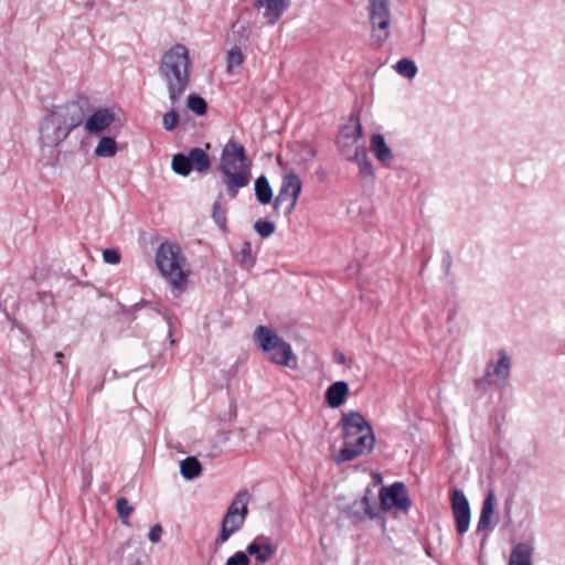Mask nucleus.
I'll return each instance as SVG.
<instances>
[{
	"mask_svg": "<svg viewBox=\"0 0 565 565\" xmlns=\"http://www.w3.org/2000/svg\"><path fill=\"white\" fill-rule=\"evenodd\" d=\"M192 63L188 49L175 44L167 51L159 64V75L166 84L170 103L177 105L189 87Z\"/></svg>",
	"mask_w": 565,
	"mask_h": 565,
	"instance_id": "1",
	"label": "nucleus"
},
{
	"mask_svg": "<svg viewBox=\"0 0 565 565\" xmlns=\"http://www.w3.org/2000/svg\"><path fill=\"white\" fill-rule=\"evenodd\" d=\"M218 171L221 182L230 199H235L241 189L252 180L250 162L243 145L230 139L222 149Z\"/></svg>",
	"mask_w": 565,
	"mask_h": 565,
	"instance_id": "2",
	"label": "nucleus"
},
{
	"mask_svg": "<svg viewBox=\"0 0 565 565\" xmlns=\"http://www.w3.org/2000/svg\"><path fill=\"white\" fill-rule=\"evenodd\" d=\"M343 447L333 456L337 463L352 461L371 452L374 447V435L366 419L358 412L342 416Z\"/></svg>",
	"mask_w": 565,
	"mask_h": 565,
	"instance_id": "3",
	"label": "nucleus"
},
{
	"mask_svg": "<svg viewBox=\"0 0 565 565\" xmlns=\"http://www.w3.org/2000/svg\"><path fill=\"white\" fill-rule=\"evenodd\" d=\"M156 265L173 288L180 289L186 284L190 268L178 244L162 243L156 253Z\"/></svg>",
	"mask_w": 565,
	"mask_h": 565,
	"instance_id": "4",
	"label": "nucleus"
},
{
	"mask_svg": "<svg viewBox=\"0 0 565 565\" xmlns=\"http://www.w3.org/2000/svg\"><path fill=\"white\" fill-rule=\"evenodd\" d=\"M388 510V487L382 486L379 493L367 487L363 497L348 507V513L360 519L379 518L382 511Z\"/></svg>",
	"mask_w": 565,
	"mask_h": 565,
	"instance_id": "5",
	"label": "nucleus"
},
{
	"mask_svg": "<svg viewBox=\"0 0 565 565\" xmlns=\"http://www.w3.org/2000/svg\"><path fill=\"white\" fill-rule=\"evenodd\" d=\"M248 501L249 494L246 490L236 493L222 520L221 532L216 539L217 545L225 543L233 533L243 526L248 513Z\"/></svg>",
	"mask_w": 565,
	"mask_h": 565,
	"instance_id": "6",
	"label": "nucleus"
},
{
	"mask_svg": "<svg viewBox=\"0 0 565 565\" xmlns=\"http://www.w3.org/2000/svg\"><path fill=\"white\" fill-rule=\"evenodd\" d=\"M90 110L88 97L79 95L72 102L53 106L50 113L71 134L72 130L84 124Z\"/></svg>",
	"mask_w": 565,
	"mask_h": 565,
	"instance_id": "7",
	"label": "nucleus"
},
{
	"mask_svg": "<svg viewBox=\"0 0 565 565\" xmlns=\"http://www.w3.org/2000/svg\"><path fill=\"white\" fill-rule=\"evenodd\" d=\"M360 139L361 138L338 136L337 146L345 160L356 163L361 177L369 178L373 175V169L367 158L365 147L359 142Z\"/></svg>",
	"mask_w": 565,
	"mask_h": 565,
	"instance_id": "8",
	"label": "nucleus"
},
{
	"mask_svg": "<svg viewBox=\"0 0 565 565\" xmlns=\"http://www.w3.org/2000/svg\"><path fill=\"white\" fill-rule=\"evenodd\" d=\"M171 168L177 174L183 177L189 175L193 170L199 173H206L211 168V160L202 148H192L186 154H174Z\"/></svg>",
	"mask_w": 565,
	"mask_h": 565,
	"instance_id": "9",
	"label": "nucleus"
},
{
	"mask_svg": "<svg viewBox=\"0 0 565 565\" xmlns=\"http://www.w3.org/2000/svg\"><path fill=\"white\" fill-rule=\"evenodd\" d=\"M302 190V182L298 174L289 171L284 174L281 186L274 201V209L278 210L284 206L285 214L289 215L295 210L299 195Z\"/></svg>",
	"mask_w": 565,
	"mask_h": 565,
	"instance_id": "10",
	"label": "nucleus"
},
{
	"mask_svg": "<svg viewBox=\"0 0 565 565\" xmlns=\"http://www.w3.org/2000/svg\"><path fill=\"white\" fill-rule=\"evenodd\" d=\"M369 15L372 25V44L381 46L388 38L387 0H369Z\"/></svg>",
	"mask_w": 565,
	"mask_h": 565,
	"instance_id": "11",
	"label": "nucleus"
},
{
	"mask_svg": "<svg viewBox=\"0 0 565 565\" xmlns=\"http://www.w3.org/2000/svg\"><path fill=\"white\" fill-rule=\"evenodd\" d=\"M499 360L497 363L487 365L484 375L476 380L475 385L481 387L483 385L504 384L510 375V358L501 350L499 351Z\"/></svg>",
	"mask_w": 565,
	"mask_h": 565,
	"instance_id": "12",
	"label": "nucleus"
},
{
	"mask_svg": "<svg viewBox=\"0 0 565 565\" xmlns=\"http://www.w3.org/2000/svg\"><path fill=\"white\" fill-rule=\"evenodd\" d=\"M412 508L413 501L406 486L401 481L391 483V520L406 516Z\"/></svg>",
	"mask_w": 565,
	"mask_h": 565,
	"instance_id": "13",
	"label": "nucleus"
},
{
	"mask_svg": "<svg viewBox=\"0 0 565 565\" xmlns=\"http://www.w3.org/2000/svg\"><path fill=\"white\" fill-rule=\"evenodd\" d=\"M457 532L462 535L470 525V505L462 490L455 489L450 498Z\"/></svg>",
	"mask_w": 565,
	"mask_h": 565,
	"instance_id": "14",
	"label": "nucleus"
},
{
	"mask_svg": "<svg viewBox=\"0 0 565 565\" xmlns=\"http://www.w3.org/2000/svg\"><path fill=\"white\" fill-rule=\"evenodd\" d=\"M67 130L61 126L51 113L44 118L40 128V141L43 146H57L68 137Z\"/></svg>",
	"mask_w": 565,
	"mask_h": 565,
	"instance_id": "15",
	"label": "nucleus"
},
{
	"mask_svg": "<svg viewBox=\"0 0 565 565\" xmlns=\"http://www.w3.org/2000/svg\"><path fill=\"white\" fill-rule=\"evenodd\" d=\"M115 121V113L109 108H99L87 115L84 120V129L87 134L99 135L108 129Z\"/></svg>",
	"mask_w": 565,
	"mask_h": 565,
	"instance_id": "16",
	"label": "nucleus"
},
{
	"mask_svg": "<svg viewBox=\"0 0 565 565\" xmlns=\"http://www.w3.org/2000/svg\"><path fill=\"white\" fill-rule=\"evenodd\" d=\"M290 0H255L254 7L265 9L264 17L268 18L269 23L274 24L288 9Z\"/></svg>",
	"mask_w": 565,
	"mask_h": 565,
	"instance_id": "17",
	"label": "nucleus"
},
{
	"mask_svg": "<svg viewBox=\"0 0 565 565\" xmlns=\"http://www.w3.org/2000/svg\"><path fill=\"white\" fill-rule=\"evenodd\" d=\"M269 352H271L270 360L274 363L289 367L296 366L297 359L292 353L291 347L282 339Z\"/></svg>",
	"mask_w": 565,
	"mask_h": 565,
	"instance_id": "18",
	"label": "nucleus"
},
{
	"mask_svg": "<svg viewBox=\"0 0 565 565\" xmlns=\"http://www.w3.org/2000/svg\"><path fill=\"white\" fill-rule=\"evenodd\" d=\"M349 393L348 383L338 381L331 384L326 392V401L332 408L340 407Z\"/></svg>",
	"mask_w": 565,
	"mask_h": 565,
	"instance_id": "19",
	"label": "nucleus"
},
{
	"mask_svg": "<svg viewBox=\"0 0 565 565\" xmlns=\"http://www.w3.org/2000/svg\"><path fill=\"white\" fill-rule=\"evenodd\" d=\"M495 495L493 490H489L483 500L480 516L478 520L477 532L487 530L491 522V516L494 513Z\"/></svg>",
	"mask_w": 565,
	"mask_h": 565,
	"instance_id": "20",
	"label": "nucleus"
},
{
	"mask_svg": "<svg viewBox=\"0 0 565 565\" xmlns=\"http://www.w3.org/2000/svg\"><path fill=\"white\" fill-rule=\"evenodd\" d=\"M255 338L259 347L266 352H269L273 348H275L277 342L281 339L273 330L265 326H259L256 328Z\"/></svg>",
	"mask_w": 565,
	"mask_h": 565,
	"instance_id": "21",
	"label": "nucleus"
},
{
	"mask_svg": "<svg viewBox=\"0 0 565 565\" xmlns=\"http://www.w3.org/2000/svg\"><path fill=\"white\" fill-rule=\"evenodd\" d=\"M247 556H254L255 559L259 564H266L274 556V548L270 544H258L257 542H252L248 544L246 552Z\"/></svg>",
	"mask_w": 565,
	"mask_h": 565,
	"instance_id": "22",
	"label": "nucleus"
},
{
	"mask_svg": "<svg viewBox=\"0 0 565 565\" xmlns=\"http://www.w3.org/2000/svg\"><path fill=\"white\" fill-rule=\"evenodd\" d=\"M533 548L525 543L518 544L511 552L509 565H532Z\"/></svg>",
	"mask_w": 565,
	"mask_h": 565,
	"instance_id": "23",
	"label": "nucleus"
},
{
	"mask_svg": "<svg viewBox=\"0 0 565 565\" xmlns=\"http://www.w3.org/2000/svg\"><path fill=\"white\" fill-rule=\"evenodd\" d=\"M180 473L186 480H194L202 473V466L195 457H186L180 462Z\"/></svg>",
	"mask_w": 565,
	"mask_h": 565,
	"instance_id": "24",
	"label": "nucleus"
},
{
	"mask_svg": "<svg viewBox=\"0 0 565 565\" xmlns=\"http://www.w3.org/2000/svg\"><path fill=\"white\" fill-rule=\"evenodd\" d=\"M245 55L239 46H233L226 54V71L228 74L239 73Z\"/></svg>",
	"mask_w": 565,
	"mask_h": 565,
	"instance_id": "25",
	"label": "nucleus"
},
{
	"mask_svg": "<svg viewBox=\"0 0 565 565\" xmlns=\"http://www.w3.org/2000/svg\"><path fill=\"white\" fill-rule=\"evenodd\" d=\"M255 195L260 204H269L273 200V190L265 175H260L255 181Z\"/></svg>",
	"mask_w": 565,
	"mask_h": 565,
	"instance_id": "26",
	"label": "nucleus"
},
{
	"mask_svg": "<svg viewBox=\"0 0 565 565\" xmlns=\"http://www.w3.org/2000/svg\"><path fill=\"white\" fill-rule=\"evenodd\" d=\"M338 136H345L348 138H362V126L358 113L351 114L347 124H344Z\"/></svg>",
	"mask_w": 565,
	"mask_h": 565,
	"instance_id": "27",
	"label": "nucleus"
},
{
	"mask_svg": "<svg viewBox=\"0 0 565 565\" xmlns=\"http://www.w3.org/2000/svg\"><path fill=\"white\" fill-rule=\"evenodd\" d=\"M222 200H223V194L220 193L213 203L212 218L215 222V224L220 227V230L225 233L227 231V225H226L227 209L222 203Z\"/></svg>",
	"mask_w": 565,
	"mask_h": 565,
	"instance_id": "28",
	"label": "nucleus"
},
{
	"mask_svg": "<svg viewBox=\"0 0 565 565\" xmlns=\"http://www.w3.org/2000/svg\"><path fill=\"white\" fill-rule=\"evenodd\" d=\"M371 151L377 157L380 161L386 163L388 160V147L386 146L384 136L375 134L371 137Z\"/></svg>",
	"mask_w": 565,
	"mask_h": 565,
	"instance_id": "29",
	"label": "nucleus"
},
{
	"mask_svg": "<svg viewBox=\"0 0 565 565\" xmlns=\"http://www.w3.org/2000/svg\"><path fill=\"white\" fill-rule=\"evenodd\" d=\"M117 143L115 139L111 137H103L95 148V154L102 158L114 157L117 153Z\"/></svg>",
	"mask_w": 565,
	"mask_h": 565,
	"instance_id": "30",
	"label": "nucleus"
},
{
	"mask_svg": "<svg viewBox=\"0 0 565 565\" xmlns=\"http://www.w3.org/2000/svg\"><path fill=\"white\" fill-rule=\"evenodd\" d=\"M237 263L244 268H252L255 264V256L252 253V245L249 242L242 244L241 250L235 256Z\"/></svg>",
	"mask_w": 565,
	"mask_h": 565,
	"instance_id": "31",
	"label": "nucleus"
},
{
	"mask_svg": "<svg viewBox=\"0 0 565 565\" xmlns=\"http://www.w3.org/2000/svg\"><path fill=\"white\" fill-rule=\"evenodd\" d=\"M396 72L408 79H412L417 74V66L416 64L409 60V58H402L399 60L396 65L394 66Z\"/></svg>",
	"mask_w": 565,
	"mask_h": 565,
	"instance_id": "32",
	"label": "nucleus"
},
{
	"mask_svg": "<svg viewBox=\"0 0 565 565\" xmlns=\"http://www.w3.org/2000/svg\"><path fill=\"white\" fill-rule=\"evenodd\" d=\"M188 108L198 116H203L206 113L207 105L204 98L199 95L192 94L186 99Z\"/></svg>",
	"mask_w": 565,
	"mask_h": 565,
	"instance_id": "33",
	"label": "nucleus"
},
{
	"mask_svg": "<svg viewBox=\"0 0 565 565\" xmlns=\"http://www.w3.org/2000/svg\"><path fill=\"white\" fill-rule=\"evenodd\" d=\"M116 510L120 521L128 525L130 514L134 511V508L129 504L128 500L125 497L118 498L116 501Z\"/></svg>",
	"mask_w": 565,
	"mask_h": 565,
	"instance_id": "34",
	"label": "nucleus"
},
{
	"mask_svg": "<svg viewBox=\"0 0 565 565\" xmlns=\"http://www.w3.org/2000/svg\"><path fill=\"white\" fill-rule=\"evenodd\" d=\"M254 228L260 237L267 238L275 233L276 226L270 221L259 220L255 223Z\"/></svg>",
	"mask_w": 565,
	"mask_h": 565,
	"instance_id": "35",
	"label": "nucleus"
},
{
	"mask_svg": "<svg viewBox=\"0 0 565 565\" xmlns=\"http://www.w3.org/2000/svg\"><path fill=\"white\" fill-rule=\"evenodd\" d=\"M175 105H171V110L166 113L162 117V125L167 131H172L179 125V114L174 109Z\"/></svg>",
	"mask_w": 565,
	"mask_h": 565,
	"instance_id": "36",
	"label": "nucleus"
},
{
	"mask_svg": "<svg viewBox=\"0 0 565 565\" xmlns=\"http://www.w3.org/2000/svg\"><path fill=\"white\" fill-rule=\"evenodd\" d=\"M249 557L245 552H236L233 556L228 557L226 565H248Z\"/></svg>",
	"mask_w": 565,
	"mask_h": 565,
	"instance_id": "37",
	"label": "nucleus"
},
{
	"mask_svg": "<svg viewBox=\"0 0 565 565\" xmlns=\"http://www.w3.org/2000/svg\"><path fill=\"white\" fill-rule=\"evenodd\" d=\"M103 259L106 264L116 265L120 262V254L117 249L107 248L103 252Z\"/></svg>",
	"mask_w": 565,
	"mask_h": 565,
	"instance_id": "38",
	"label": "nucleus"
},
{
	"mask_svg": "<svg viewBox=\"0 0 565 565\" xmlns=\"http://www.w3.org/2000/svg\"><path fill=\"white\" fill-rule=\"evenodd\" d=\"M162 526L160 524H156L150 529V532L148 534L149 540L152 543H158L162 535Z\"/></svg>",
	"mask_w": 565,
	"mask_h": 565,
	"instance_id": "39",
	"label": "nucleus"
},
{
	"mask_svg": "<svg viewBox=\"0 0 565 565\" xmlns=\"http://www.w3.org/2000/svg\"><path fill=\"white\" fill-rule=\"evenodd\" d=\"M373 480H374V484L371 489H373V491L375 492V488L377 487V484H380L382 482V477L380 473H373Z\"/></svg>",
	"mask_w": 565,
	"mask_h": 565,
	"instance_id": "40",
	"label": "nucleus"
},
{
	"mask_svg": "<svg viewBox=\"0 0 565 565\" xmlns=\"http://www.w3.org/2000/svg\"><path fill=\"white\" fill-rule=\"evenodd\" d=\"M444 265L446 267V271H449V268L451 266V257H450L449 253H446V255H445Z\"/></svg>",
	"mask_w": 565,
	"mask_h": 565,
	"instance_id": "41",
	"label": "nucleus"
},
{
	"mask_svg": "<svg viewBox=\"0 0 565 565\" xmlns=\"http://www.w3.org/2000/svg\"><path fill=\"white\" fill-rule=\"evenodd\" d=\"M55 359H56V362H57L60 365L64 366V364H63L64 355H63V353H62V352H56V353H55Z\"/></svg>",
	"mask_w": 565,
	"mask_h": 565,
	"instance_id": "42",
	"label": "nucleus"
},
{
	"mask_svg": "<svg viewBox=\"0 0 565 565\" xmlns=\"http://www.w3.org/2000/svg\"><path fill=\"white\" fill-rule=\"evenodd\" d=\"M381 524H382V527L384 530L385 529V520L383 518L381 519Z\"/></svg>",
	"mask_w": 565,
	"mask_h": 565,
	"instance_id": "43",
	"label": "nucleus"
}]
</instances>
